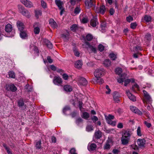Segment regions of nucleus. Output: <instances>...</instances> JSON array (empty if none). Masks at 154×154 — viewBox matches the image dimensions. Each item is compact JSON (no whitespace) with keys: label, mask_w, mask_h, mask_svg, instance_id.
Returning <instances> with one entry per match:
<instances>
[{"label":"nucleus","mask_w":154,"mask_h":154,"mask_svg":"<svg viewBox=\"0 0 154 154\" xmlns=\"http://www.w3.org/2000/svg\"><path fill=\"white\" fill-rule=\"evenodd\" d=\"M18 8L20 12L24 16L27 18H29L30 17L31 15L30 13L28 10L24 9L23 6L19 5H18Z\"/></svg>","instance_id":"f257e3e1"},{"label":"nucleus","mask_w":154,"mask_h":154,"mask_svg":"<svg viewBox=\"0 0 154 154\" xmlns=\"http://www.w3.org/2000/svg\"><path fill=\"white\" fill-rule=\"evenodd\" d=\"M88 84V81L86 79L81 76H79L78 78V85L80 86H85Z\"/></svg>","instance_id":"f03ea898"},{"label":"nucleus","mask_w":154,"mask_h":154,"mask_svg":"<svg viewBox=\"0 0 154 154\" xmlns=\"http://www.w3.org/2000/svg\"><path fill=\"white\" fill-rule=\"evenodd\" d=\"M55 2L59 9L60 10V14L61 15L63 14L64 11V9L63 6V3L62 2L59 0H56Z\"/></svg>","instance_id":"7ed1b4c3"},{"label":"nucleus","mask_w":154,"mask_h":154,"mask_svg":"<svg viewBox=\"0 0 154 154\" xmlns=\"http://www.w3.org/2000/svg\"><path fill=\"white\" fill-rule=\"evenodd\" d=\"M20 2L27 8H31L33 7V4L29 0H20Z\"/></svg>","instance_id":"20e7f679"},{"label":"nucleus","mask_w":154,"mask_h":154,"mask_svg":"<svg viewBox=\"0 0 154 154\" xmlns=\"http://www.w3.org/2000/svg\"><path fill=\"white\" fill-rule=\"evenodd\" d=\"M63 81L62 79L59 76L54 77L53 82L55 85L59 86L62 83Z\"/></svg>","instance_id":"39448f33"},{"label":"nucleus","mask_w":154,"mask_h":154,"mask_svg":"<svg viewBox=\"0 0 154 154\" xmlns=\"http://www.w3.org/2000/svg\"><path fill=\"white\" fill-rule=\"evenodd\" d=\"M104 74V70L103 69H96L94 73V75L96 78L100 77Z\"/></svg>","instance_id":"423d86ee"},{"label":"nucleus","mask_w":154,"mask_h":154,"mask_svg":"<svg viewBox=\"0 0 154 154\" xmlns=\"http://www.w3.org/2000/svg\"><path fill=\"white\" fill-rule=\"evenodd\" d=\"M84 45L85 48L91 49L92 52L94 53L96 52L97 51L96 48L91 45L89 42H85L84 44Z\"/></svg>","instance_id":"0eeeda50"},{"label":"nucleus","mask_w":154,"mask_h":154,"mask_svg":"<svg viewBox=\"0 0 154 154\" xmlns=\"http://www.w3.org/2000/svg\"><path fill=\"white\" fill-rule=\"evenodd\" d=\"M69 32L67 30H65L61 35V37L65 41H67L69 38Z\"/></svg>","instance_id":"6e6552de"},{"label":"nucleus","mask_w":154,"mask_h":154,"mask_svg":"<svg viewBox=\"0 0 154 154\" xmlns=\"http://www.w3.org/2000/svg\"><path fill=\"white\" fill-rule=\"evenodd\" d=\"M137 143L139 147H144L146 141L144 139H139L137 140Z\"/></svg>","instance_id":"1a4fd4ad"},{"label":"nucleus","mask_w":154,"mask_h":154,"mask_svg":"<svg viewBox=\"0 0 154 154\" xmlns=\"http://www.w3.org/2000/svg\"><path fill=\"white\" fill-rule=\"evenodd\" d=\"M17 25L20 32H21L23 30V29L24 28V26L22 22L20 21H17Z\"/></svg>","instance_id":"9d476101"},{"label":"nucleus","mask_w":154,"mask_h":154,"mask_svg":"<svg viewBox=\"0 0 154 154\" xmlns=\"http://www.w3.org/2000/svg\"><path fill=\"white\" fill-rule=\"evenodd\" d=\"M97 145L94 143H89L88 146V149L90 151L95 150L97 148Z\"/></svg>","instance_id":"9b49d317"},{"label":"nucleus","mask_w":154,"mask_h":154,"mask_svg":"<svg viewBox=\"0 0 154 154\" xmlns=\"http://www.w3.org/2000/svg\"><path fill=\"white\" fill-rule=\"evenodd\" d=\"M97 24H98L97 18L95 17H93L90 21V24L93 27H95L96 26Z\"/></svg>","instance_id":"f8f14e48"},{"label":"nucleus","mask_w":154,"mask_h":154,"mask_svg":"<svg viewBox=\"0 0 154 154\" xmlns=\"http://www.w3.org/2000/svg\"><path fill=\"white\" fill-rule=\"evenodd\" d=\"M113 96L114 99V101L117 103H118L120 101L119 99V93L116 91L114 92L113 94Z\"/></svg>","instance_id":"ddd939ff"},{"label":"nucleus","mask_w":154,"mask_h":154,"mask_svg":"<svg viewBox=\"0 0 154 154\" xmlns=\"http://www.w3.org/2000/svg\"><path fill=\"white\" fill-rule=\"evenodd\" d=\"M126 92L128 97L131 100L133 101H136L135 97L134 95H132L129 91H126Z\"/></svg>","instance_id":"4468645a"},{"label":"nucleus","mask_w":154,"mask_h":154,"mask_svg":"<svg viewBox=\"0 0 154 154\" xmlns=\"http://www.w3.org/2000/svg\"><path fill=\"white\" fill-rule=\"evenodd\" d=\"M85 4L86 8L89 9L94 5L95 2H92L90 0H85Z\"/></svg>","instance_id":"2eb2a0df"},{"label":"nucleus","mask_w":154,"mask_h":154,"mask_svg":"<svg viewBox=\"0 0 154 154\" xmlns=\"http://www.w3.org/2000/svg\"><path fill=\"white\" fill-rule=\"evenodd\" d=\"M143 92L145 97V99L146 100V101L148 102H151L152 101L150 95L146 91L144 90L143 91Z\"/></svg>","instance_id":"dca6fc26"},{"label":"nucleus","mask_w":154,"mask_h":154,"mask_svg":"<svg viewBox=\"0 0 154 154\" xmlns=\"http://www.w3.org/2000/svg\"><path fill=\"white\" fill-rule=\"evenodd\" d=\"M43 42L49 48H52L53 47L52 44L48 40L46 39H44L42 40Z\"/></svg>","instance_id":"f3484780"},{"label":"nucleus","mask_w":154,"mask_h":154,"mask_svg":"<svg viewBox=\"0 0 154 154\" xmlns=\"http://www.w3.org/2000/svg\"><path fill=\"white\" fill-rule=\"evenodd\" d=\"M20 32V36L22 39H26L27 38L28 35L26 31L23 30Z\"/></svg>","instance_id":"a211bd4d"},{"label":"nucleus","mask_w":154,"mask_h":154,"mask_svg":"<svg viewBox=\"0 0 154 154\" xmlns=\"http://www.w3.org/2000/svg\"><path fill=\"white\" fill-rule=\"evenodd\" d=\"M129 140L130 138H125L124 137L123 135H122L121 139L122 144L123 145L127 144L128 143Z\"/></svg>","instance_id":"6ab92c4d"},{"label":"nucleus","mask_w":154,"mask_h":154,"mask_svg":"<svg viewBox=\"0 0 154 154\" xmlns=\"http://www.w3.org/2000/svg\"><path fill=\"white\" fill-rule=\"evenodd\" d=\"M49 23L51 26L53 28H56L57 27V25L56 22L53 19H50L49 21Z\"/></svg>","instance_id":"aec40b11"},{"label":"nucleus","mask_w":154,"mask_h":154,"mask_svg":"<svg viewBox=\"0 0 154 154\" xmlns=\"http://www.w3.org/2000/svg\"><path fill=\"white\" fill-rule=\"evenodd\" d=\"M102 133L100 131L98 130L95 132L94 136L96 139H100L102 137Z\"/></svg>","instance_id":"412c9836"},{"label":"nucleus","mask_w":154,"mask_h":154,"mask_svg":"<svg viewBox=\"0 0 154 154\" xmlns=\"http://www.w3.org/2000/svg\"><path fill=\"white\" fill-rule=\"evenodd\" d=\"M131 132L128 129L125 131L123 136L125 138H129L131 135Z\"/></svg>","instance_id":"4be33fe9"},{"label":"nucleus","mask_w":154,"mask_h":154,"mask_svg":"<svg viewBox=\"0 0 154 154\" xmlns=\"http://www.w3.org/2000/svg\"><path fill=\"white\" fill-rule=\"evenodd\" d=\"M125 76H126L125 74L122 75L120 77L117 79V82L119 83L123 84L124 80L125 79Z\"/></svg>","instance_id":"5701e85b"},{"label":"nucleus","mask_w":154,"mask_h":154,"mask_svg":"<svg viewBox=\"0 0 154 154\" xmlns=\"http://www.w3.org/2000/svg\"><path fill=\"white\" fill-rule=\"evenodd\" d=\"M30 48L31 50H33L34 53L37 56L38 55L39 51L37 48L34 45H30Z\"/></svg>","instance_id":"b1692460"},{"label":"nucleus","mask_w":154,"mask_h":154,"mask_svg":"<svg viewBox=\"0 0 154 154\" xmlns=\"http://www.w3.org/2000/svg\"><path fill=\"white\" fill-rule=\"evenodd\" d=\"M12 26L10 24H8L5 26V30L7 32H10L12 31Z\"/></svg>","instance_id":"393cba45"},{"label":"nucleus","mask_w":154,"mask_h":154,"mask_svg":"<svg viewBox=\"0 0 154 154\" xmlns=\"http://www.w3.org/2000/svg\"><path fill=\"white\" fill-rule=\"evenodd\" d=\"M63 89L64 90L67 92H70L72 90V87L69 85H66L64 86Z\"/></svg>","instance_id":"a878e982"},{"label":"nucleus","mask_w":154,"mask_h":154,"mask_svg":"<svg viewBox=\"0 0 154 154\" xmlns=\"http://www.w3.org/2000/svg\"><path fill=\"white\" fill-rule=\"evenodd\" d=\"M106 11L105 7L104 5H102L100 6L99 9V12L100 13L102 14H104Z\"/></svg>","instance_id":"bb28decb"},{"label":"nucleus","mask_w":154,"mask_h":154,"mask_svg":"<svg viewBox=\"0 0 154 154\" xmlns=\"http://www.w3.org/2000/svg\"><path fill=\"white\" fill-rule=\"evenodd\" d=\"M8 88H9V90L13 91H15L17 89L16 87L13 84L8 85Z\"/></svg>","instance_id":"cd10ccee"},{"label":"nucleus","mask_w":154,"mask_h":154,"mask_svg":"<svg viewBox=\"0 0 154 154\" xmlns=\"http://www.w3.org/2000/svg\"><path fill=\"white\" fill-rule=\"evenodd\" d=\"M111 62L109 59L105 60L103 62V64L106 67H108L111 65Z\"/></svg>","instance_id":"c85d7f7f"},{"label":"nucleus","mask_w":154,"mask_h":154,"mask_svg":"<svg viewBox=\"0 0 154 154\" xmlns=\"http://www.w3.org/2000/svg\"><path fill=\"white\" fill-rule=\"evenodd\" d=\"M151 40V35L149 33H147L145 36L144 40L147 41H150Z\"/></svg>","instance_id":"c756f323"},{"label":"nucleus","mask_w":154,"mask_h":154,"mask_svg":"<svg viewBox=\"0 0 154 154\" xmlns=\"http://www.w3.org/2000/svg\"><path fill=\"white\" fill-rule=\"evenodd\" d=\"M34 33L35 34H39L40 32V28L38 26H35V25H34Z\"/></svg>","instance_id":"7c9ffc66"},{"label":"nucleus","mask_w":154,"mask_h":154,"mask_svg":"<svg viewBox=\"0 0 154 154\" xmlns=\"http://www.w3.org/2000/svg\"><path fill=\"white\" fill-rule=\"evenodd\" d=\"M9 78L14 79L15 77V73L13 71H11L8 72Z\"/></svg>","instance_id":"2f4dec72"},{"label":"nucleus","mask_w":154,"mask_h":154,"mask_svg":"<svg viewBox=\"0 0 154 154\" xmlns=\"http://www.w3.org/2000/svg\"><path fill=\"white\" fill-rule=\"evenodd\" d=\"M78 103L79 104V107L81 111L82 112L84 111V108L82 107V105H83L82 102L81 101H79Z\"/></svg>","instance_id":"473e14b6"},{"label":"nucleus","mask_w":154,"mask_h":154,"mask_svg":"<svg viewBox=\"0 0 154 154\" xmlns=\"http://www.w3.org/2000/svg\"><path fill=\"white\" fill-rule=\"evenodd\" d=\"M35 13L36 17L38 18L39 17L41 16L42 14V12L40 10L35 11Z\"/></svg>","instance_id":"72a5a7b5"},{"label":"nucleus","mask_w":154,"mask_h":154,"mask_svg":"<svg viewBox=\"0 0 154 154\" xmlns=\"http://www.w3.org/2000/svg\"><path fill=\"white\" fill-rule=\"evenodd\" d=\"M82 117L85 119H88L89 117V114L87 112H83L82 113Z\"/></svg>","instance_id":"f704fd0d"},{"label":"nucleus","mask_w":154,"mask_h":154,"mask_svg":"<svg viewBox=\"0 0 154 154\" xmlns=\"http://www.w3.org/2000/svg\"><path fill=\"white\" fill-rule=\"evenodd\" d=\"M18 106L19 107H21L24 106V108H26V106H24V103L23 100L20 99L18 102Z\"/></svg>","instance_id":"c9c22d12"},{"label":"nucleus","mask_w":154,"mask_h":154,"mask_svg":"<svg viewBox=\"0 0 154 154\" xmlns=\"http://www.w3.org/2000/svg\"><path fill=\"white\" fill-rule=\"evenodd\" d=\"M83 62L82 60H78V69H80L82 68Z\"/></svg>","instance_id":"e433bc0d"},{"label":"nucleus","mask_w":154,"mask_h":154,"mask_svg":"<svg viewBox=\"0 0 154 154\" xmlns=\"http://www.w3.org/2000/svg\"><path fill=\"white\" fill-rule=\"evenodd\" d=\"M86 130L87 131H91L93 130V126L92 125H88L86 127Z\"/></svg>","instance_id":"4c0bfd02"},{"label":"nucleus","mask_w":154,"mask_h":154,"mask_svg":"<svg viewBox=\"0 0 154 154\" xmlns=\"http://www.w3.org/2000/svg\"><path fill=\"white\" fill-rule=\"evenodd\" d=\"M97 83L99 84H102L104 82L103 79L100 77L97 78L96 79Z\"/></svg>","instance_id":"58836bf2"},{"label":"nucleus","mask_w":154,"mask_h":154,"mask_svg":"<svg viewBox=\"0 0 154 154\" xmlns=\"http://www.w3.org/2000/svg\"><path fill=\"white\" fill-rule=\"evenodd\" d=\"M86 38L88 41H91L93 38V36L91 34H88L86 36Z\"/></svg>","instance_id":"ea45409f"},{"label":"nucleus","mask_w":154,"mask_h":154,"mask_svg":"<svg viewBox=\"0 0 154 154\" xmlns=\"http://www.w3.org/2000/svg\"><path fill=\"white\" fill-rule=\"evenodd\" d=\"M144 20L146 22H149L151 21L152 18L151 17L147 15H146L144 17Z\"/></svg>","instance_id":"a19ab883"},{"label":"nucleus","mask_w":154,"mask_h":154,"mask_svg":"<svg viewBox=\"0 0 154 154\" xmlns=\"http://www.w3.org/2000/svg\"><path fill=\"white\" fill-rule=\"evenodd\" d=\"M76 44L73 43L72 44L73 46V50L74 53V54L76 56H77V50Z\"/></svg>","instance_id":"79ce46f5"},{"label":"nucleus","mask_w":154,"mask_h":154,"mask_svg":"<svg viewBox=\"0 0 154 154\" xmlns=\"http://www.w3.org/2000/svg\"><path fill=\"white\" fill-rule=\"evenodd\" d=\"M122 72V69L120 68H117L115 70V72L116 74L120 75Z\"/></svg>","instance_id":"37998d69"},{"label":"nucleus","mask_w":154,"mask_h":154,"mask_svg":"<svg viewBox=\"0 0 154 154\" xmlns=\"http://www.w3.org/2000/svg\"><path fill=\"white\" fill-rule=\"evenodd\" d=\"M109 57L112 60H115L117 58L116 55L113 53H110L109 55Z\"/></svg>","instance_id":"c03bdc74"},{"label":"nucleus","mask_w":154,"mask_h":154,"mask_svg":"<svg viewBox=\"0 0 154 154\" xmlns=\"http://www.w3.org/2000/svg\"><path fill=\"white\" fill-rule=\"evenodd\" d=\"M70 29L73 32H75L77 29V25L76 24H73L72 25Z\"/></svg>","instance_id":"a18cd8bd"},{"label":"nucleus","mask_w":154,"mask_h":154,"mask_svg":"<svg viewBox=\"0 0 154 154\" xmlns=\"http://www.w3.org/2000/svg\"><path fill=\"white\" fill-rule=\"evenodd\" d=\"M106 27V23L105 22L103 21L101 23L100 25V27L102 30H104Z\"/></svg>","instance_id":"49530a36"},{"label":"nucleus","mask_w":154,"mask_h":154,"mask_svg":"<svg viewBox=\"0 0 154 154\" xmlns=\"http://www.w3.org/2000/svg\"><path fill=\"white\" fill-rule=\"evenodd\" d=\"M107 122L109 124L112 126H115L116 124V122L115 121H112L111 120H106Z\"/></svg>","instance_id":"de8ad7c7"},{"label":"nucleus","mask_w":154,"mask_h":154,"mask_svg":"<svg viewBox=\"0 0 154 154\" xmlns=\"http://www.w3.org/2000/svg\"><path fill=\"white\" fill-rule=\"evenodd\" d=\"M114 118V116L109 114L108 116L106 117V120L113 119Z\"/></svg>","instance_id":"09e8293b"},{"label":"nucleus","mask_w":154,"mask_h":154,"mask_svg":"<svg viewBox=\"0 0 154 154\" xmlns=\"http://www.w3.org/2000/svg\"><path fill=\"white\" fill-rule=\"evenodd\" d=\"M126 19L128 22L130 23L133 20V18L131 16L129 15L126 17Z\"/></svg>","instance_id":"8fccbe9b"},{"label":"nucleus","mask_w":154,"mask_h":154,"mask_svg":"<svg viewBox=\"0 0 154 154\" xmlns=\"http://www.w3.org/2000/svg\"><path fill=\"white\" fill-rule=\"evenodd\" d=\"M80 19L81 22L83 23H87V22L88 21V20L87 18L84 17L83 18L81 19V17H80Z\"/></svg>","instance_id":"3c124183"},{"label":"nucleus","mask_w":154,"mask_h":154,"mask_svg":"<svg viewBox=\"0 0 154 154\" xmlns=\"http://www.w3.org/2000/svg\"><path fill=\"white\" fill-rule=\"evenodd\" d=\"M98 48L99 50L100 51H103L104 50V46L101 44L99 45L98 46Z\"/></svg>","instance_id":"603ef678"},{"label":"nucleus","mask_w":154,"mask_h":154,"mask_svg":"<svg viewBox=\"0 0 154 154\" xmlns=\"http://www.w3.org/2000/svg\"><path fill=\"white\" fill-rule=\"evenodd\" d=\"M130 146L134 150H137L139 149V147L136 144L131 145Z\"/></svg>","instance_id":"864d4df0"},{"label":"nucleus","mask_w":154,"mask_h":154,"mask_svg":"<svg viewBox=\"0 0 154 154\" xmlns=\"http://www.w3.org/2000/svg\"><path fill=\"white\" fill-rule=\"evenodd\" d=\"M41 141L40 140H39L36 143V147L37 148L40 149L41 147Z\"/></svg>","instance_id":"5fc2aeb1"},{"label":"nucleus","mask_w":154,"mask_h":154,"mask_svg":"<svg viewBox=\"0 0 154 154\" xmlns=\"http://www.w3.org/2000/svg\"><path fill=\"white\" fill-rule=\"evenodd\" d=\"M63 79L65 80H67L68 79L69 76L66 73L63 74L62 75Z\"/></svg>","instance_id":"6e6d98bb"},{"label":"nucleus","mask_w":154,"mask_h":154,"mask_svg":"<svg viewBox=\"0 0 154 154\" xmlns=\"http://www.w3.org/2000/svg\"><path fill=\"white\" fill-rule=\"evenodd\" d=\"M25 88H27V91L28 92L31 91L32 90V88L31 86L28 85H26L25 86Z\"/></svg>","instance_id":"4d7b16f0"},{"label":"nucleus","mask_w":154,"mask_h":154,"mask_svg":"<svg viewBox=\"0 0 154 154\" xmlns=\"http://www.w3.org/2000/svg\"><path fill=\"white\" fill-rule=\"evenodd\" d=\"M137 26V24L136 23H131V28L132 29H135Z\"/></svg>","instance_id":"13d9d810"},{"label":"nucleus","mask_w":154,"mask_h":154,"mask_svg":"<svg viewBox=\"0 0 154 154\" xmlns=\"http://www.w3.org/2000/svg\"><path fill=\"white\" fill-rule=\"evenodd\" d=\"M91 119L93 121L94 123H95L98 120V118L96 116H94L91 118Z\"/></svg>","instance_id":"bf43d9fd"},{"label":"nucleus","mask_w":154,"mask_h":154,"mask_svg":"<svg viewBox=\"0 0 154 154\" xmlns=\"http://www.w3.org/2000/svg\"><path fill=\"white\" fill-rule=\"evenodd\" d=\"M124 86H126L130 82H131V80L130 79H127L125 80V79L124 81Z\"/></svg>","instance_id":"052dcab7"},{"label":"nucleus","mask_w":154,"mask_h":154,"mask_svg":"<svg viewBox=\"0 0 154 154\" xmlns=\"http://www.w3.org/2000/svg\"><path fill=\"white\" fill-rule=\"evenodd\" d=\"M106 88L108 90V91H106V93L107 94H109L110 93V92L111 91V89L109 88V86L108 85H106Z\"/></svg>","instance_id":"680f3d73"},{"label":"nucleus","mask_w":154,"mask_h":154,"mask_svg":"<svg viewBox=\"0 0 154 154\" xmlns=\"http://www.w3.org/2000/svg\"><path fill=\"white\" fill-rule=\"evenodd\" d=\"M41 3L42 6L43 8H45L47 7L46 4L44 1H41Z\"/></svg>","instance_id":"e2e57ef3"},{"label":"nucleus","mask_w":154,"mask_h":154,"mask_svg":"<svg viewBox=\"0 0 154 154\" xmlns=\"http://www.w3.org/2000/svg\"><path fill=\"white\" fill-rule=\"evenodd\" d=\"M130 108L131 111L135 113V111H136V109H137V108L134 106H130Z\"/></svg>","instance_id":"0e129e2a"},{"label":"nucleus","mask_w":154,"mask_h":154,"mask_svg":"<svg viewBox=\"0 0 154 154\" xmlns=\"http://www.w3.org/2000/svg\"><path fill=\"white\" fill-rule=\"evenodd\" d=\"M137 135L139 136H141L142 135V134L141 133V130L140 128V127H139L137 129Z\"/></svg>","instance_id":"69168bd1"},{"label":"nucleus","mask_w":154,"mask_h":154,"mask_svg":"<svg viewBox=\"0 0 154 154\" xmlns=\"http://www.w3.org/2000/svg\"><path fill=\"white\" fill-rule=\"evenodd\" d=\"M141 50V48L139 46H135L134 47V51L137 52L138 50Z\"/></svg>","instance_id":"338daca9"},{"label":"nucleus","mask_w":154,"mask_h":154,"mask_svg":"<svg viewBox=\"0 0 154 154\" xmlns=\"http://www.w3.org/2000/svg\"><path fill=\"white\" fill-rule=\"evenodd\" d=\"M70 109V107L69 106H66L64 107L63 109V112L64 113H65V112L68 110H69Z\"/></svg>","instance_id":"774afa93"}]
</instances>
